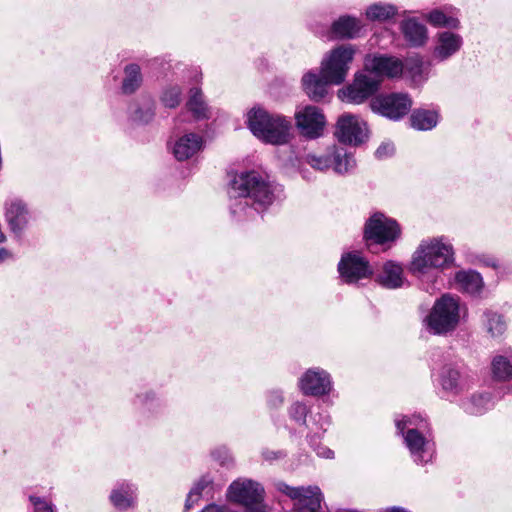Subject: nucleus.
<instances>
[{
  "label": "nucleus",
  "mask_w": 512,
  "mask_h": 512,
  "mask_svg": "<svg viewBox=\"0 0 512 512\" xmlns=\"http://www.w3.org/2000/svg\"><path fill=\"white\" fill-rule=\"evenodd\" d=\"M247 122L253 135L264 143L283 145L291 139L292 124L282 115L253 108L248 113Z\"/></svg>",
  "instance_id": "1"
},
{
  "label": "nucleus",
  "mask_w": 512,
  "mask_h": 512,
  "mask_svg": "<svg viewBox=\"0 0 512 512\" xmlns=\"http://www.w3.org/2000/svg\"><path fill=\"white\" fill-rule=\"evenodd\" d=\"M453 261V250L451 245L441 240L422 242L413 254L410 270L423 276L434 269H442L449 266Z\"/></svg>",
  "instance_id": "2"
},
{
  "label": "nucleus",
  "mask_w": 512,
  "mask_h": 512,
  "mask_svg": "<svg viewBox=\"0 0 512 512\" xmlns=\"http://www.w3.org/2000/svg\"><path fill=\"white\" fill-rule=\"evenodd\" d=\"M459 304L457 299L444 295L434 304L430 314L425 318L426 329L441 335L456 328L459 323Z\"/></svg>",
  "instance_id": "3"
},
{
  "label": "nucleus",
  "mask_w": 512,
  "mask_h": 512,
  "mask_svg": "<svg viewBox=\"0 0 512 512\" xmlns=\"http://www.w3.org/2000/svg\"><path fill=\"white\" fill-rule=\"evenodd\" d=\"M233 196L250 197L260 206L274 201V191L256 172L240 173L231 182Z\"/></svg>",
  "instance_id": "4"
},
{
  "label": "nucleus",
  "mask_w": 512,
  "mask_h": 512,
  "mask_svg": "<svg viewBox=\"0 0 512 512\" xmlns=\"http://www.w3.org/2000/svg\"><path fill=\"white\" fill-rule=\"evenodd\" d=\"M356 54L351 44H342L330 50L321 62V73L333 85L343 83Z\"/></svg>",
  "instance_id": "5"
},
{
  "label": "nucleus",
  "mask_w": 512,
  "mask_h": 512,
  "mask_svg": "<svg viewBox=\"0 0 512 512\" xmlns=\"http://www.w3.org/2000/svg\"><path fill=\"white\" fill-rule=\"evenodd\" d=\"M264 494L261 484L250 479H238L230 484L227 498L245 506L249 512H270L263 502Z\"/></svg>",
  "instance_id": "6"
},
{
  "label": "nucleus",
  "mask_w": 512,
  "mask_h": 512,
  "mask_svg": "<svg viewBox=\"0 0 512 512\" xmlns=\"http://www.w3.org/2000/svg\"><path fill=\"white\" fill-rule=\"evenodd\" d=\"M426 421L420 416L402 417L396 420V426L404 436V441L416 463L427 462L424 455L428 452L429 441L418 429L423 428Z\"/></svg>",
  "instance_id": "7"
},
{
  "label": "nucleus",
  "mask_w": 512,
  "mask_h": 512,
  "mask_svg": "<svg viewBox=\"0 0 512 512\" xmlns=\"http://www.w3.org/2000/svg\"><path fill=\"white\" fill-rule=\"evenodd\" d=\"M276 488L293 501L292 512H320L324 496L318 486L292 487L278 482Z\"/></svg>",
  "instance_id": "8"
},
{
  "label": "nucleus",
  "mask_w": 512,
  "mask_h": 512,
  "mask_svg": "<svg viewBox=\"0 0 512 512\" xmlns=\"http://www.w3.org/2000/svg\"><path fill=\"white\" fill-rule=\"evenodd\" d=\"M335 136L342 143L359 145L369 137L368 125L361 117L345 113L337 120Z\"/></svg>",
  "instance_id": "9"
},
{
  "label": "nucleus",
  "mask_w": 512,
  "mask_h": 512,
  "mask_svg": "<svg viewBox=\"0 0 512 512\" xmlns=\"http://www.w3.org/2000/svg\"><path fill=\"white\" fill-rule=\"evenodd\" d=\"M379 85L380 79L365 70L357 73L349 86L339 90L338 97L342 101L360 104L372 96L378 90Z\"/></svg>",
  "instance_id": "10"
},
{
  "label": "nucleus",
  "mask_w": 512,
  "mask_h": 512,
  "mask_svg": "<svg viewBox=\"0 0 512 512\" xmlns=\"http://www.w3.org/2000/svg\"><path fill=\"white\" fill-rule=\"evenodd\" d=\"M372 111L392 120L405 116L411 109L412 101L407 94L393 93L378 96L371 101Z\"/></svg>",
  "instance_id": "11"
},
{
  "label": "nucleus",
  "mask_w": 512,
  "mask_h": 512,
  "mask_svg": "<svg viewBox=\"0 0 512 512\" xmlns=\"http://www.w3.org/2000/svg\"><path fill=\"white\" fill-rule=\"evenodd\" d=\"M295 124L301 135L315 139L323 135L326 118L316 106H306L295 113Z\"/></svg>",
  "instance_id": "12"
},
{
  "label": "nucleus",
  "mask_w": 512,
  "mask_h": 512,
  "mask_svg": "<svg viewBox=\"0 0 512 512\" xmlns=\"http://www.w3.org/2000/svg\"><path fill=\"white\" fill-rule=\"evenodd\" d=\"M365 70L377 79L400 77L404 70L403 62L390 55H367L364 61Z\"/></svg>",
  "instance_id": "13"
},
{
  "label": "nucleus",
  "mask_w": 512,
  "mask_h": 512,
  "mask_svg": "<svg viewBox=\"0 0 512 512\" xmlns=\"http://www.w3.org/2000/svg\"><path fill=\"white\" fill-rule=\"evenodd\" d=\"M400 233L397 223L383 214H374L365 227V238L383 244L395 240Z\"/></svg>",
  "instance_id": "14"
},
{
  "label": "nucleus",
  "mask_w": 512,
  "mask_h": 512,
  "mask_svg": "<svg viewBox=\"0 0 512 512\" xmlns=\"http://www.w3.org/2000/svg\"><path fill=\"white\" fill-rule=\"evenodd\" d=\"M338 270L342 279L347 283L357 282L372 275L373 271L368 262L358 253H347L342 256Z\"/></svg>",
  "instance_id": "15"
},
{
  "label": "nucleus",
  "mask_w": 512,
  "mask_h": 512,
  "mask_svg": "<svg viewBox=\"0 0 512 512\" xmlns=\"http://www.w3.org/2000/svg\"><path fill=\"white\" fill-rule=\"evenodd\" d=\"M299 386L305 395L319 396L330 391L331 381L324 370L310 369L301 377Z\"/></svg>",
  "instance_id": "16"
},
{
  "label": "nucleus",
  "mask_w": 512,
  "mask_h": 512,
  "mask_svg": "<svg viewBox=\"0 0 512 512\" xmlns=\"http://www.w3.org/2000/svg\"><path fill=\"white\" fill-rule=\"evenodd\" d=\"M202 137L194 133L180 137L173 146V154L179 161L193 157L202 148Z\"/></svg>",
  "instance_id": "17"
},
{
  "label": "nucleus",
  "mask_w": 512,
  "mask_h": 512,
  "mask_svg": "<svg viewBox=\"0 0 512 512\" xmlns=\"http://www.w3.org/2000/svg\"><path fill=\"white\" fill-rule=\"evenodd\" d=\"M470 379L467 375L461 374V372L454 368L444 369L441 376L442 388L452 394H458L463 392L470 387Z\"/></svg>",
  "instance_id": "18"
},
{
  "label": "nucleus",
  "mask_w": 512,
  "mask_h": 512,
  "mask_svg": "<svg viewBox=\"0 0 512 512\" xmlns=\"http://www.w3.org/2000/svg\"><path fill=\"white\" fill-rule=\"evenodd\" d=\"M462 45L459 35L451 32H443L438 35V42L434 49V55L439 60H445L456 53Z\"/></svg>",
  "instance_id": "19"
},
{
  "label": "nucleus",
  "mask_w": 512,
  "mask_h": 512,
  "mask_svg": "<svg viewBox=\"0 0 512 512\" xmlns=\"http://www.w3.org/2000/svg\"><path fill=\"white\" fill-rule=\"evenodd\" d=\"M331 84L328 82L322 73L317 75L315 73H306L302 78L303 89L310 99L318 101L322 99L327 93V85Z\"/></svg>",
  "instance_id": "20"
},
{
  "label": "nucleus",
  "mask_w": 512,
  "mask_h": 512,
  "mask_svg": "<svg viewBox=\"0 0 512 512\" xmlns=\"http://www.w3.org/2000/svg\"><path fill=\"white\" fill-rule=\"evenodd\" d=\"M401 31L405 39L413 46H421L427 40V30L415 19H407L401 23Z\"/></svg>",
  "instance_id": "21"
},
{
  "label": "nucleus",
  "mask_w": 512,
  "mask_h": 512,
  "mask_svg": "<svg viewBox=\"0 0 512 512\" xmlns=\"http://www.w3.org/2000/svg\"><path fill=\"white\" fill-rule=\"evenodd\" d=\"M455 284L457 289L475 294L482 289L483 281L480 274L477 272L461 271L455 275Z\"/></svg>",
  "instance_id": "22"
},
{
  "label": "nucleus",
  "mask_w": 512,
  "mask_h": 512,
  "mask_svg": "<svg viewBox=\"0 0 512 512\" xmlns=\"http://www.w3.org/2000/svg\"><path fill=\"white\" fill-rule=\"evenodd\" d=\"M361 29L360 22L353 17L342 16L332 24V33L336 38H353Z\"/></svg>",
  "instance_id": "23"
},
{
  "label": "nucleus",
  "mask_w": 512,
  "mask_h": 512,
  "mask_svg": "<svg viewBox=\"0 0 512 512\" xmlns=\"http://www.w3.org/2000/svg\"><path fill=\"white\" fill-rule=\"evenodd\" d=\"M6 217L14 231H20L27 224L28 212L21 201H12L6 210Z\"/></svg>",
  "instance_id": "24"
},
{
  "label": "nucleus",
  "mask_w": 512,
  "mask_h": 512,
  "mask_svg": "<svg viewBox=\"0 0 512 512\" xmlns=\"http://www.w3.org/2000/svg\"><path fill=\"white\" fill-rule=\"evenodd\" d=\"M380 283L388 288H398L403 284V269L394 262H387L379 276Z\"/></svg>",
  "instance_id": "25"
},
{
  "label": "nucleus",
  "mask_w": 512,
  "mask_h": 512,
  "mask_svg": "<svg viewBox=\"0 0 512 512\" xmlns=\"http://www.w3.org/2000/svg\"><path fill=\"white\" fill-rule=\"evenodd\" d=\"M411 126L417 130H430L437 125L438 114L435 111L415 110L411 117Z\"/></svg>",
  "instance_id": "26"
},
{
  "label": "nucleus",
  "mask_w": 512,
  "mask_h": 512,
  "mask_svg": "<svg viewBox=\"0 0 512 512\" xmlns=\"http://www.w3.org/2000/svg\"><path fill=\"white\" fill-rule=\"evenodd\" d=\"M397 14V8L390 4L377 3L366 9V17L370 21L383 22Z\"/></svg>",
  "instance_id": "27"
},
{
  "label": "nucleus",
  "mask_w": 512,
  "mask_h": 512,
  "mask_svg": "<svg viewBox=\"0 0 512 512\" xmlns=\"http://www.w3.org/2000/svg\"><path fill=\"white\" fill-rule=\"evenodd\" d=\"M110 499L115 508L125 510L134 503L133 489L130 485H122L119 489L112 491Z\"/></svg>",
  "instance_id": "28"
},
{
  "label": "nucleus",
  "mask_w": 512,
  "mask_h": 512,
  "mask_svg": "<svg viewBox=\"0 0 512 512\" xmlns=\"http://www.w3.org/2000/svg\"><path fill=\"white\" fill-rule=\"evenodd\" d=\"M492 372L494 377L506 380L512 376V353L508 355H497L492 361Z\"/></svg>",
  "instance_id": "29"
},
{
  "label": "nucleus",
  "mask_w": 512,
  "mask_h": 512,
  "mask_svg": "<svg viewBox=\"0 0 512 512\" xmlns=\"http://www.w3.org/2000/svg\"><path fill=\"white\" fill-rule=\"evenodd\" d=\"M140 68L138 65L131 64L125 68V78L123 80L122 89L125 93L134 92L141 83Z\"/></svg>",
  "instance_id": "30"
},
{
  "label": "nucleus",
  "mask_w": 512,
  "mask_h": 512,
  "mask_svg": "<svg viewBox=\"0 0 512 512\" xmlns=\"http://www.w3.org/2000/svg\"><path fill=\"white\" fill-rule=\"evenodd\" d=\"M187 106L196 118L207 117L208 109L202 99V93L199 89H191Z\"/></svg>",
  "instance_id": "31"
},
{
  "label": "nucleus",
  "mask_w": 512,
  "mask_h": 512,
  "mask_svg": "<svg viewBox=\"0 0 512 512\" xmlns=\"http://www.w3.org/2000/svg\"><path fill=\"white\" fill-rule=\"evenodd\" d=\"M333 151L326 154L309 153L305 157V161L313 169L318 171H326L332 165Z\"/></svg>",
  "instance_id": "32"
},
{
  "label": "nucleus",
  "mask_w": 512,
  "mask_h": 512,
  "mask_svg": "<svg viewBox=\"0 0 512 512\" xmlns=\"http://www.w3.org/2000/svg\"><path fill=\"white\" fill-rule=\"evenodd\" d=\"M427 20L436 27H450L456 28L459 24L457 18L453 16H447L441 10H434L427 15Z\"/></svg>",
  "instance_id": "33"
},
{
  "label": "nucleus",
  "mask_w": 512,
  "mask_h": 512,
  "mask_svg": "<svg viewBox=\"0 0 512 512\" xmlns=\"http://www.w3.org/2000/svg\"><path fill=\"white\" fill-rule=\"evenodd\" d=\"M334 170L337 173H347L355 166V160L349 154H341L335 147H333V161Z\"/></svg>",
  "instance_id": "34"
},
{
  "label": "nucleus",
  "mask_w": 512,
  "mask_h": 512,
  "mask_svg": "<svg viewBox=\"0 0 512 512\" xmlns=\"http://www.w3.org/2000/svg\"><path fill=\"white\" fill-rule=\"evenodd\" d=\"M487 330L492 337L502 335L506 330V323L500 315L496 313H487Z\"/></svg>",
  "instance_id": "35"
},
{
  "label": "nucleus",
  "mask_w": 512,
  "mask_h": 512,
  "mask_svg": "<svg viewBox=\"0 0 512 512\" xmlns=\"http://www.w3.org/2000/svg\"><path fill=\"white\" fill-rule=\"evenodd\" d=\"M490 407V399L486 396L479 395L473 397L471 402L466 407V410L471 414H481L484 410Z\"/></svg>",
  "instance_id": "36"
},
{
  "label": "nucleus",
  "mask_w": 512,
  "mask_h": 512,
  "mask_svg": "<svg viewBox=\"0 0 512 512\" xmlns=\"http://www.w3.org/2000/svg\"><path fill=\"white\" fill-rule=\"evenodd\" d=\"M203 488H204V486L199 483L191 489V491L189 492L188 497L186 499V503H185L186 510L191 509L195 504L198 503V501L201 498V493H202Z\"/></svg>",
  "instance_id": "37"
},
{
  "label": "nucleus",
  "mask_w": 512,
  "mask_h": 512,
  "mask_svg": "<svg viewBox=\"0 0 512 512\" xmlns=\"http://www.w3.org/2000/svg\"><path fill=\"white\" fill-rule=\"evenodd\" d=\"M163 102L168 107H175L180 101V90L176 87L167 90L163 95Z\"/></svg>",
  "instance_id": "38"
},
{
  "label": "nucleus",
  "mask_w": 512,
  "mask_h": 512,
  "mask_svg": "<svg viewBox=\"0 0 512 512\" xmlns=\"http://www.w3.org/2000/svg\"><path fill=\"white\" fill-rule=\"evenodd\" d=\"M291 416L296 420V421H304L306 415H307V408L304 404L302 403H295L292 407H291Z\"/></svg>",
  "instance_id": "39"
},
{
  "label": "nucleus",
  "mask_w": 512,
  "mask_h": 512,
  "mask_svg": "<svg viewBox=\"0 0 512 512\" xmlns=\"http://www.w3.org/2000/svg\"><path fill=\"white\" fill-rule=\"evenodd\" d=\"M394 153V146L392 143L385 142L382 143L378 149L376 150V157L378 159H384L386 157H389Z\"/></svg>",
  "instance_id": "40"
},
{
  "label": "nucleus",
  "mask_w": 512,
  "mask_h": 512,
  "mask_svg": "<svg viewBox=\"0 0 512 512\" xmlns=\"http://www.w3.org/2000/svg\"><path fill=\"white\" fill-rule=\"evenodd\" d=\"M30 500L33 502L35 512H53V507L50 503L35 497H30Z\"/></svg>",
  "instance_id": "41"
},
{
  "label": "nucleus",
  "mask_w": 512,
  "mask_h": 512,
  "mask_svg": "<svg viewBox=\"0 0 512 512\" xmlns=\"http://www.w3.org/2000/svg\"><path fill=\"white\" fill-rule=\"evenodd\" d=\"M269 402L273 406H276L277 404L282 403V396L278 392H273L270 396Z\"/></svg>",
  "instance_id": "42"
},
{
  "label": "nucleus",
  "mask_w": 512,
  "mask_h": 512,
  "mask_svg": "<svg viewBox=\"0 0 512 512\" xmlns=\"http://www.w3.org/2000/svg\"><path fill=\"white\" fill-rule=\"evenodd\" d=\"M317 453H318V455H320L324 458H332L334 455L333 451L328 448H322Z\"/></svg>",
  "instance_id": "43"
},
{
  "label": "nucleus",
  "mask_w": 512,
  "mask_h": 512,
  "mask_svg": "<svg viewBox=\"0 0 512 512\" xmlns=\"http://www.w3.org/2000/svg\"><path fill=\"white\" fill-rule=\"evenodd\" d=\"M381 512H408V511L401 507H389V508L382 509Z\"/></svg>",
  "instance_id": "44"
},
{
  "label": "nucleus",
  "mask_w": 512,
  "mask_h": 512,
  "mask_svg": "<svg viewBox=\"0 0 512 512\" xmlns=\"http://www.w3.org/2000/svg\"><path fill=\"white\" fill-rule=\"evenodd\" d=\"M10 256L11 255H10L9 251H7L4 248H0V262L8 259Z\"/></svg>",
  "instance_id": "45"
},
{
  "label": "nucleus",
  "mask_w": 512,
  "mask_h": 512,
  "mask_svg": "<svg viewBox=\"0 0 512 512\" xmlns=\"http://www.w3.org/2000/svg\"><path fill=\"white\" fill-rule=\"evenodd\" d=\"M416 69H417V71H420V70H421V63H417V64H416Z\"/></svg>",
  "instance_id": "46"
}]
</instances>
